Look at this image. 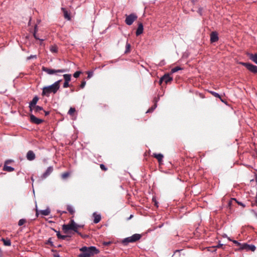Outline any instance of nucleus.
Segmentation results:
<instances>
[{
	"label": "nucleus",
	"instance_id": "473e14b6",
	"mask_svg": "<svg viewBox=\"0 0 257 257\" xmlns=\"http://www.w3.org/2000/svg\"><path fill=\"white\" fill-rule=\"evenodd\" d=\"M228 240L232 241L234 244H235L237 246H239V248L241 247V243H239L238 241L235 240H232L229 237H228Z\"/></svg>",
	"mask_w": 257,
	"mask_h": 257
},
{
	"label": "nucleus",
	"instance_id": "393cba45",
	"mask_svg": "<svg viewBox=\"0 0 257 257\" xmlns=\"http://www.w3.org/2000/svg\"><path fill=\"white\" fill-rule=\"evenodd\" d=\"M67 209L71 214L73 215L74 214L75 210L74 209L73 206L71 205H67Z\"/></svg>",
	"mask_w": 257,
	"mask_h": 257
},
{
	"label": "nucleus",
	"instance_id": "a878e982",
	"mask_svg": "<svg viewBox=\"0 0 257 257\" xmlns=\"http://www.w3.org/2000/svg\"><path fill=\"white\" fill-rule=\"evenodd\" d=\"M33 109L35 113H40L41 111L43 110V107L38 105L33 107Z\"/></svg>",
	"mask_w": 257,
	"mask_h": 257
},
{
	"label": "nucleus",
	"instance_id": "ea45409f",
	"mask_svg": "<svg viewBox=\"0 0 257 257\" xmlns=\"http://www.w3.org/2000/svg\"><path fill=\"white\" fill-rule=\"evenodd\" d=\"M81 73V71H76L75 72L74 74H73V76L75 77V78H78L80 74Z\"/></svg>",
	"mask_w": 257,
	"mask_h": 257
},
{
	"label": "nucleus",
	"instance_id": "e433bc0d",
	"mask_svg": "<svg viewBox=\"0 0 257 257\" xmlns=\"http://www.w3.org/2000/svg\"><path fill=\"white\" fill-rule=\"evenodd\" d=\"M26 222V220L25 219H21L19 222H18V225L19 226L23 225L25 222Z\"/></svg>",
	"mask_w": 257,
	"mask_h": 257
},
{
	"label": "nucleus",
	"instance_id": "f8f14e48",
	"mask_svg": "<svg viewBox=\"0 0 257 257\" xmlns=\"http://www.w3.org/2000/svg\"><path fill=\"white\" fill-rule=\"evenodd\" d=\"M39 100V97L37 96H35L33 97L32 101L29 102V107L30 108V111L32 112L33 110V107L36 106V104Z\"/></svg>",
	"mask_w": 257,
	"mask_h": 257
},
{
	"label": "nucleus",
	"instance_id": "a211bd4d",
	"mask_svg": "<svg viewBox=\"0 0 257 257\" xmlns=\"http://www.w3.org/2000/svg\"><path fill=\"white\" fill-rule=\"evenodd\" d=\"M10 162V161H9V160H7L6 161L5 164V165L4 166V168H3V170L4 171L11 172L14 170V168L13 167H11V166H8L6 165Z\"/></svg>",
	"mask_w": 257,
	"mask_h": 257
},
{
	"label": "nucleus",
	"instance_id": "1a4fd4ad",
	"mask_svg": "<svg viewBox=\"0 0 257 257\" xmlns=\"http://www.w3.org/2000/svg\"><path fill=\"white\" fill-rule=\"evenodd\" d=\"M256 249V247L253 244H248L247 243H244L241 244V247L239 248L240 250H245L246 251H254Z\"/></svg>",
	"mask_w": 257,
	"mask_h": 257
},
{
	"label": "nucleus",
	"instance_id": "3c124183",
	"mask_svg": "<svg viewBox=\"0 0 257 257\" xmlns=\"http://www.w3.org/2000/svg\"><path fill=\"white\" fill-rule=\"evenodd\" d=\"M44 112H45V115L46 116L48 115V114H49L50 113V112L49 111H45V110H44Z\"/></svg>",
	"mask_w": 257,
	"mask_h": 257
},
{
	"label": "nucleus",
	"instance_id": "6e6d98bb",
	"mask_svg": "<svg viewBox=\"0 0 257 257\" xmlns=\"http://www.w3.org/2000/svg\"><path fill=\"white\" fill-rule=\"evenodd\" d=\"M36 215H37V216H38V211H37V212H36Z\"/></svg>",
	"mask_w": 257,
	"mask_h": 257
},
{
	"label": "nucleus",
	"instance_id": "6e6552de",
	"mask_svg": "<svg viewBox=\"0 0 257 257\" xmlns=\"http://www.w3.org/2000/svg\"><path fill=\"white\" fill-rule=\"evenodd\" d=\"M240 64L245 67L247 70L253 73H257V66L249 63L240 62Z\"/></svg>",
	"mask_w": 257,
	"mask_h": 257
},
{
	"label": "nucleus",
	"instance_id": "b1692460",
	"mask_svg": "<svg viewBox=\"0 0 257 257\" xmlns=\"http://www.w3.org/2000/svg\"><path fill=\"white\" fill-rule=\"evenodd\" d=\"M62 10L64 12V16L65 18L68 20H70L71 19V17L69 13L64 8H62Z\"/></svg>",
	"mask_w": 257,
	"mask_h": 257
},
{
	"label": "nucleus",
	"instance_id": "cd10ccee",
	"mask_svg": "<svg viewBox=\"0 0 257 257\" xmlns=\"http://www.w3.org/2000/svg\"><path fill=\"white\" fill-rule=\"evenodd\" d=\"M183 68L180 66H177L173 68H172L170 72V74H172L176 72H177L179 70H182Z\"/></svg>",
	"mask_w": 257,
	"mask_h": 257
},
{
	"label": "nucleus",
	"instance_id": "603ef678",
	"mask_svg": "<svg viewBox=\"0 0 257 257\" xmlns=\"http://www.w3.org/2000/svg\"><path fill=\"white\" fill-rule=\"evenodd\" d=\"M220 100L223 102H224L225 103V101L221 98V99H220Z\"/></svg>",
	"mask_w": 257,
	"mask_h": 257
},
{
	"label": "nucleus",
	"instance_id": "8fccbe9b",
	"mask_svg": "<svg viewBox=\"0 0 257 257\" xmlns=\"http://www.w3.org/2000/svg\"><path fill=\"white\" fill-rule=\"evenodd\" d=\"M68 236L67 235H62L60 239H65L66 238H67Z\"/></svg>",
	"mask_w": 257,
	"mask_h": 257
},
{
	"label": "nucleus",
	"instance_id": "9d476101",
	"mask_svg": "<svg viewBox=\"0 0 257 257\" xmlns=\"http://www.w3.org/2000/svg\"><path fill=\"white\" fill-rule=\"evenodd\" d=\"M170 73H167L164 74L159 80V83L161 84L164 81L166 84L171 82L173 80V78L170 76Z\"/></svg>",
	"mask_w": 257,
	"mask_h": 257
},
{
	"label": "nucleus",
	"instance_id": "7ed1b4c3",
	"mask_svg": "<svg viewBox=\"0 0 257 257\" xmlns=\"http://www.w3.org/2000/svg\"><path fill=\"white\" fill-rule=\"evenodd\" d=\"M78 226L79 225L76 224L73 219H71L69 223L62 225V229L65 233H68L69 230H71L82 236L81 233L78 230Z\"/></svg>",
	"mask_w": 257,
	"mask_h": 257
},
{
	"label": "nucleus",
	"instance_id": "4d7b16f0",
	"mask_svg": "<svg viewBox=\"0 0 257 257\" xmlns=\"http://www.w3.org/2000/svg\"><path fill=\"white\" fill-rule=\"evenodd\" d=\"M61 244H59L58 245V247H61Z\"/></svg>",
	"mask_w": 257,
	"mask_h": 257
},
{
	"label": "nucleus",
	"instance_id": "49530a36",
	"mask_svg": "<svg viewBox=\"0 0 257 257\" xmlns=\"http://www.w3.org/2000/svg\"><path fill=\"white\" fill-rule=\"evenodd\" d=\"M92 75H93V72H88V76H87V77L88 78H91L92 76Z\"/></svg>",
	"mask_w": 257,
	"mask_h": 257
},
{
	"label": "nucleus",
	"instance_id": "aec40b11",
	"mask_svg": "<svg viewBox=\"0 0 257 257\" xmlns=\"http://www.w3.org/2000/svg\"><path fill=\"white\" fill-rule=\"evenodd\" d=\"M93 216L94 217L93 222L94 223H97L101 220V215L100 214H97L95 212L93 213Z\"/></svg>",
	"mask_w": 257,
	"mask_h": 257
},
{
	"label": "nucleus",
	"instance_id": "052dcab7",
	"mask_svg": "<svg viewBox=\"0 0 257 257\" xmlns=\"http://www.w3.org/2000/svg\"><path fill=\"white\" fill-rule=\"evenodd\" d=\"M132 216H133V215H131L130 216V218L132 217Z\"/></svg>",
	"mask_w": 257,
	"mask_h": 257
},
{
	"label": "nucleus",
	"instance_id": "39448f33",
	"mask_svg": "<svg viewBox=\"0 0 257 257\" xmlns=\"http://www.w3.org/2000/svg\"><path fill=\"white\" fill-rule=\"evenodd\" d=\"M142 235L138 233L133 234L132 236L126 237L122 240L121 242L124 245H127L129 243L135 242L140 240Z\"/></svg>",
	"mask_w": 257,
	"mask_h": 257
},
{
	"label": "nucleus",
	"instance_id": "20e7f679",
	"mask_svg": "<svg viewBox=\"0 0 257 257\" xmlns=\"http://www.w3.org/2000/svg\"><path fill=\"white\" fill-rule=\"evenodd\" d=\"M142 235L138 233L133 234L132 236L126 237L122 240L121 242L124 245H127L129 243L135 242L140 240Z\"/></svg>",
	"mask_w": 257,
	"mask_h": 257
},
{
	"label": "nucleus",
	"instance_id": "c9c22d12",
	"mask_svg": "<svg viewBox=\"0 0 257 257\" xmlns=\"http://www.w3.org/2000/svg\"><path fill=\"white\" fill-rule=\"evenodd\" d=\"M125 53H128L130 51V48H131V45L129 43H126L125 46Z\"/></svg>",
	"mask_w": 257,
	"mask_h": 257
},
{
	"label": "nucleus",
	"instance_id": "bf43d9fd",
	"mask_svg": "<svg viewBox=\"0 0 257 257\" xmlns=\"http://www.w3.org/2000/svg\"><path fill=\"white\" fill-rule=\"evenodd\" d=\"M226 235H223V237H226Z\"/></svg>",
	"mask_w": 257,
	"mask_h": 257
},
{
	"label": "nucleus",
	"instance_id": "f704fd0d",
	"mask_svg": "<svg viewBox=\"0 0 257 257\" xmlns=\"http://www.w3.org/2000/svg\"><path fill=\"white\" fill-rule=\"evenodd\" d=\"M69 175H70V174L69 172H64L61 175L62 178L65 179L66 178H67L69 176Z\"/></svg>",
	"mask_w": 257,
	"mask_h": 257
},
{
	"label": "nucleus",
	"instance_id": "37998d69",
	"mask_svg": "<svg viewBox=\"0 0 257 257\" xmlns=\"http://www.w3.org/2000/svg\"><path fill=\"white\" fill-rule=\"evenodd\" d=\"M52 229H53L55 232H56V233H57V234H56V235H57V237H58V238H59V239H60V237H61V235H62L60 234V231H57L56 230H55V229H53V228Z\"/></svg>",
	"mask_w": 257,
	"mask_h": 257
},
{
	"label": "nucleus",
	"instance_id": "4be33fe9",
	"mask_svg": "<svg viewBox=\"0 0 257 257\" xmlns=\"http://www.w3.org/2000/svg\"><path fill=\"white\" fill-rule=\"evenodd\" d=\"M40 213L42 215L44 216L48 215L50 213V209L47 208L46 209L41 210H40Z\"/></svg>",
	"mask_w": 257,
	"mask_h": 257
},
{
	"label": "nucleus",
	"instance_id": "c756f323",
	"mask_svg": "<svg viewBox=\"0 0 257 257\" xmlns=\"http://www.w3.org/2000/svg\"><path fill=\"white\" fill-rule=\"evenodd\" d=\"M50 51L53 53H57L58 52V48L56 45L51 46L50 48Z\"/></svg>",
	"mask_w": 257,
	"mask_h": 257
},
{
	"label": "nucleus",
	"instance_id": "2eb2a0df",
	"mask_svg": "<svg viewBox=\"0 0 257 257\" xmlns=\"http://www.w3.org/2000/svg\"><path fill=\"white\" fill-rule=\"evenodd\" d=\"M26 158L29 161H33L36 158V155L33 151H29L26 155Z\"/></svg>",
	"mask_w": 257,
	"mask_h": 257
},
{
	"label": "nucleus",
	"instance_id": "9b49d317",
	"mask_svg": "<svg viewBox=\"0 0 257 257\" xmlns=\"http://www.w3.org/2000/svg\"><path fill=\"white\" fill-rule=\"evenodd\" d=\"M30 119L31 122L36 124H41L43 122V119L37 118L32 114H30Z\"/></svg>",
	"mask_w": 257,
	"mask_h": 257
},
{
	"label": "nucleus",
	"instance_id": "423d86ee",
	"mask_svg": "<svg viewBox=\"0 0 257 257\" xmlns=\"http://www.w3.org/2000/svg\"><path fill=\"white\" fill-rule=\"evenodd\" d=\"M125 17V23L128 26L132 25L134 21L138 18L137 15L134 13H132L129 15H126Z\"/></svg>",
	"mask_w": 257,
	"mask_h": 257
},
{
	"label": "nucleus",
	"instance_id": "0eeeda50",
	"mask_svg": "<svg viewBox=\"0 0 257 257\" xmlns=\"http://www.w3.org/2000/svg\"><path fill=\"white\" fill-rule=\"evenodd\" d=\"M42 70L43 71L47 73L49 75H52L57 72L64 73L67 71L66 69H65L55 70L53 69H50L45 67H43L42 68Z\"/></svg>",
	"mask_w": 257,
	"mask_h": 257
},
{
	"label": "nucleus",
	"instance_id": "5fc2aeb1",
	"mask_svg": "<svg viewBox=\"0 0 257 257\" xmlns=\"http://www.w3.org/2000/svg\"><path fill=\"white\" fill-rule=\"evenodd\" d=\"M83 227V225H79L78 228L79 227Z\"/></svg>",
	"mask_w": 257,
	"mask_h": 257
},
{
	"label": "nucleus",
	"instance_id": "09e8293b",
	"mask_svg": "<svg viewBox=\"0 0 257 257\" xmlns=\"http://www.w3.org/2000/svg\"><path fill=\"white\" fill-rule=\"evenodd\" d=\"M57 212L60 214V215H62L63 213H66L67 212L65 211H61V210H57Z\"/></svg>",
	"mask_w": 257,
	"mask_h": 257
},
{
	"label": "nucleus",
	"instance_id": "2f4dec72",
	"mask_svg": "<svg viewBox=\"0 0 257 257\" xmlns=\"http://www.w3.org/2000/svg\"><path fill=\"white\" fill-rule=\"evenodd\" d=\"M157 104L155 103L153 106H152L151 108H150L146 112V113H150L154 111V110L156 108Z\"/></svg>",
	"mask_w": 257,
	"mask_h": 257
},
{
	"label": "nucleus",
	"instance_id": "bb28decb",
	"mask_svg": "<svg viewBox=\"0 0 257 257\" xmlns=\"http://www.w3.org/2000/svg\"><path fill=\"white\" fill-rule=\"evenodd\" d=\"M2 240L3 241L4 244L6 246H10L11 245V241L10 239L8 238L5 239L3 238Z\"/></svg>",
	"mask_w": 257,
	"mask_h": 257
},
{
	"label": "nucleus",
	"instance_id": "f03ea898",
	"mask_svg": "<svg viewBox=\"0 0 257 257\" xmlns=\"http://www.w3.org/2000/svg\"><path fill=\"white\" fill-rule=\"evenodd\" d=\"M79 250L81 253L78 255V257H91L99 252V249L94 246H83Z\"/></svg>",
	"mask_w": 257,
	"mask_h": 257
},
{
	"label": "nucleus",
	"instance_id": "6ab92c4d",
	"mask_svg": "<svg viewBox=\"0 0 257 257\" xmlns=\"http://www.w3.org/2000/svg\"><path fill=\"white\" fill-rule=\"evenodd\" d=\"M248 56L251 61L257 64V53L255 54L249 53Z\"/></svg>",
	"mask_w": 257,
	"mask_h": 257
},
{
	"label": "nucleus",
	"instance_id": "c03bdc74",
	"mask_svg": "<svg viewBox=\"0 0 257 257\" xmlns=\"http://www.w3.org/2000/svg\"><path fill=\"white\" fill-rule=\"evenodd\" d=\"M69 82H68V81H65L64 83H63V87L64 88H67L69 86Z\"/></svg>",
	"mask_w": 257,
	"mask_h": 257
},
{
	"label": "nucleus",
	"instance_id": "a18cd8bd",
	"mask_svg": "<svg viewBox=\"0 0 257 257\" xmlns=\"http://www.w3.org/2000/svg\"><path fill=\"white\" fill-rule=\"evenodd\" d=\"M85 84H86V82L85 81H82L81 82V83L80 86V88H83L85 87Z\"/></svg>",
	"mask_w": 257,
	"mask_h": 257
},
{
	"label": "nucleus",
	"instance_id": "4c0bfd02",
	"mask_svg": "<svg viewBox=\"0 0 257 257\" xmlns=\"http://www.w3.org/2000/svg\"><path fill=\"white\" fill-rule=\"evenodd\" d=\"M46 243L50 244L51 246H53V247L54 246L53 242L52 241V238L51 237H50L48 239V240H47V242Z\"/></svg>",
	"mask_w": 257,
	"mask_h": 257
},
{
	"label": "nucleus",
	"instance_id": "4468645a",
	"mask_svg": "<svg viewBox=\"0 0 257 257\" xmlns=\"http://www.w3.org/2000/svg\"><path fill=\"white\" fill-rule=\"evenodd\" d=\"M219 39L218 33L214 31L210 34V42L211 43L217 42Z\"/></svg>",
	"mask_w": 257,
	"mask_h": 257
},
{
	"label": "nucleus",
	"instance_id": "5701e85b",
	"mask_svg": "<svg viewBox=\"0 0 257 257\" xmlns=\"http://www.w3.org/2000/svg\"><path fill=\"white\" fill-rule=\"evenodd\" d=\"M37 27H38L37 25H36L35 26V27H34V32L33 33V36H34L35 39H36L37 40H39L41 41V42H43L44 40V39H40L38 37V36H37V35L36 34V33H37Z\"/></svg>",
	"mask_w": 257,
	"mask_h": 257
},
{
	"label": "nucleus",
	"instance_id": "864d4df0",
	"mask_svg": "<svg viewBox=\"0 0 257 257\" xmlns=\"http://www.w3.org/2000/svg\"><path fill=\"white\" fill-rule=\"evenodd\" d=\"M155 204L156 206H158L157 202L156 201L155 202Z\"/></svg>",
	"mask_w": 257,
	"mask_h": 257
},
{
	"label": "nucleus",
	"instance_id": "72a5a7b5",
	"mask_svg": "<svg viewBox=\"0 0 257 257\" xmlns=\"http://www.w3.org/2000/svg\"><path fill=\"white\" fill-rule=\"evenodd\" d=\"M75 111H76V110L74 107H70V108L69 109V110L68 112V113L69 115H72L74 114V113L75 112Z\"/></svg>",
	"mask_w": 257,
	"mask_h": 257
},
{
	"label": "nucleus",
	"instance_id": "7c9ffc66",
	"mask_svg": "<svg viewBox=\"0 0 257 257\" xmlns=\"http://www.w3.org/2000/svg\"><path fill=\"white\" fill-rule=\"evenodd\" d=\"M210 93L214 97L221 99V96L218 93L212 91H210Z\"/></svg>",
	"mask_w": 257,
	"mask_h": 257
},
{
	"label": "nucleus",
	"instance_id": "412c9836",
	"mask_svg": "<svg viewBox=\"0 0 257 257\" xmlns=\"http://www.w3.org/2000/svg\"><path fill=\"white\" fill-rule=\"evenodd\" d=\"M232 201H235L238 205L242 206V207H243V208L245 207V205L243 203H242L241 202L238 201L235 198H231L230 199V200L229 201V202H228V205L229 206H230L231 205Z\"/></svg>",
	"mask_w": 257,
	"mask_h": 257
},
{
	"label": "nucleus",
	"instance_id": "a19ab883",
	"mask_svg": "<svg viewBox=\"0 0 257 257\" xmlns=\"http://www.w3.org/2000/svg\"><path fill=\"white\" fill-rule=\"evenodd\" d=\"M100 168L102 171H106L107 170V168L106 167V166L104 164H100Z\"/></svg>",
	"mask_w": 257,
	"mask_h": 257
},
{
	"label": "nucleus",
	"instance_id": "c85d7f7f",
	"mask_svg": "<svg viewBox=\"0 0 257 257\" xmlns=\"http://www.w3.org/2000/svg\"><path fill=\"white\" fill-rule=\"evenodd\" d=\"M65 81L69 82L71 80V75L70 74H66L63 75Z\"/></svg>",
	"mask_w": 257,
	"mask_h": 257
},
{
	"label": "nucleus",
	"instance_id": "ddd939ff",
	"mask_svg": "<svg viewBox=\"0 0 257 257\" xmlns=\"http://www.w3.org/2000/svg\"><path fill=\"white\" fill-rule=\"evenodd\" d=\"M53 167L52 166H50L48 167L46 171L42 174L41 176V178L42 179L46 178L48 176H49L53 172Z\"/></svg>",
	"mask_w": 257,
	"mask_h": 257
},
{
	"label": "nucleus",
	"instance_id": "79ce46f5",
	"mask_svg": "<svg viewBox=\"0 0 257 257\" xmlns=\"http://www.w3.org/2000/svg\"><path fill=\"white\" fill-rule=\"evenodd\" d=\"M37 58V55H31L30 56L28 57L27 59L28 60L32 59H36Z\"/></svg>",
	"mask_w": 257,
	"mask_h": 257
},
{
	"label": "nucleus",
	"instance_id": "de8ad7c7",
	"mask_svg": "<svg viewBox=\"0 0 257 257\" xmlns=\"http://www.w3.org/2000/svg\"><path fill=\"white\" fill-rule=\"evenodd\" d=\"M223 245V244H221V243H218L216 246H213V247H217V248H220V247H221Z\"/></svg>",
	"mask_w": 257,
	"mask_h": 257
},
{
	"label": "nucleus",
	"instance_id": "f257e3e1",
	"mask_svg": "<svg viewBox=\"0 0 257 257\" xmlns=\"http://www.w3.org/2000/svg\"><path fill=\"white\" fill-rule=\"evenodd\" d=\"M61 81V79L59 80L52 85L44 87L42 89V95L49 97L51 93H56L60 88V83Z\"/></svg>",
	"mask_w": 257,
	"mask_h": 257
},
{
	"label": "nucleus",
	"instance_id": "dca6fc26",
	"mask_svg": "<svg viewBox=\"0 0 257 257\" xmlns=\"http://www.w3.org/2000/svg\"><path fill=\"white\" fill-rule=\"evenodd\" d=\"M144 31V26L142 23H139L138 24V27L136 32V35L137 36H138L142 34Z\"/></svg>",
	"mask_w": 257,
	"mask_h": 257
},
{
	"label": "nucleus",
	"instance_id": "f3484780",
	"mask_svg": "<svg viewBox=\"0 0 257 257\" xmlns=\"http://www.w3.org/2000/svg\"><path fill=\"white\" fill-rule=\"evenodd\" d=\"M153 156L158 160L159 164H161L162 163V162L163 161V159L164 158V156L162 154L154 153L153 154Z\"/></svg>",
	"mask_w": 257,
	"mask_h": 257
},
{
	"label": "nucleus",
	"instance_id": "13d9d810",
	"mask_svg": "<svg viewBox=\"0 0 257 257\" xmlns=\"http://www.w3.org/2000/svg\"><path fill=\"white\" fill-rule=\"evenodd\" d=\"M109 243H110V242H106L105 244H109Z\"/></svg>",
	"mask_w": 257,
	"mask_h": 257
},
{
	"label": "nucleus",
	"instance_id": "58836bf2",
	"mask_svg": "<svg viewBox=\"0 0 257 257\" xmlns=\"http://www.w3.org/2000/svg\"><path fill=\"white\" fill-rule=\"evenodd\" d=\"M51 251L54 252L53 254L54 257H60V255L56 250L52 249Z\"/></svg>",
	"mask_w": 257,
	"mask_h": 257
}]
</instances>
